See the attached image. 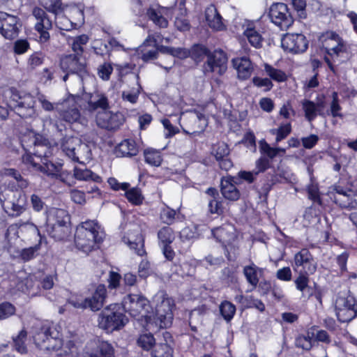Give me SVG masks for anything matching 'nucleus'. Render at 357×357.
I'll use <instances>...</instances> for the list:
<instances>
[{"mask_svg":"<svg viewBox=\"0 0 357 357\" xmlns=\"http://www.w3.org/2000/svg\"><path fill=\"white\" fill-rule=\"evenodd\" d=\"M40 2L45 10L36 6L32 11V15L36 21L34 30L38 34V41L40 43H45L50 39L49 31L52 29V21L47 11L54 14L55 17L60 16L68 11V17L77 29L84 24V9L79 6L69 8L68 4L62 2V0H40Z\"/></svg>","mask_w":357,"mask_h":357,"instance_id":"obj_1","label":"nucleus"},{"mask_svg":"<svg viewBox=\"0 0 357 357\" xmlns=\"http://www.w3.org/2000/svg\"><path fill=\"white\" fill-rule=\"evenodd\" d=\"M96 220H87L77 226L75 234L76 248L86 254L99 248L103 242V234Z\"/></svg>","mask_w":357,"mask_h":357,"instance_id":"obj_2","label":"nucleus"},{"mask_svg":"<svg viewBox=\"0 0 357 357\" xmlns=\"http://www.w3.org/2000/svg\"><path fill=\"white\" fill-rule=\"evenodd\" d=\"M45 231L55 241H67L71 236V227L66 210L52 208L47 211Z\"/></svg>","mask_w":357,"mask_h":357,"instance_id":"obj_3","label":"nucleus"},{"mask_svg":"<svg viewBox=\"0 0 357 357\" xmlns=\"http://www.w3.org/2000/svg\"><path fill=\"white\" fill-rule=\"evenodd\" d=\"M128 322L123 307L120 303H112L102 310L98 317V326L107 333L123 328Z\"/></svg>","mask_w":357,"mask_h":357,"instance_id":"obj_4","label":"nucleus"},{"mask_svg":"<svg viewBox=\"0 0 357 357\" xmlns=\"http://www.w3.org/2000/svg\"><path fill=\"white\" fill-rule=\"evenodd\" d=\"M120 304L125 313L137 319L148 317L151 309L150 301L142 294H129L123 297Z\"/></svg>","mask_w":357,"mask_h":357,"instance_id":"obj_5","label":"nucleus"},{"mask_svg":"<svg viewBox=\"0 0 357 357\" xmlns=\"http://www.w3.org/2000/svg\"><path fill=\"white\" fill-rule=\"evenodd\" d=\"M322 47L328 56H340L348 53L350 46L342 37L333 31H328L322 35Z\"/></svg>","mask_w":357,"mask_h":357,"instance_id":"obj_6","label":"nucleus"},{"mask_svg":"<svg viewBox=\"0 0 357 357\" xmlns=\"http://www.w3.org/2000/svg\"><path fill=\"white\" fill-rule=\"evenodd\" d=\"M291 265L294 271L306 275H313L317 269V263L307 248H302L294 255Z\"/></svg>","mask_w":357,"mask_h":357,"instance_id":"obj_7","label":"nucleus"},{"mask_svg":"<svg viewBox=\"0 0 357 357\" xmlns=\"http://www.w3.org/2000/svg\"><path fill=\"white\" fill-rule=\"evenodd\" d=\"M271 21L281 30H287L294 24V20L286 3H274L268 12Z\"/></svg>","mask_w":357,"mask_h":357,"instance_id":"obj_8","label":"nucleus"},{"mask_svg":"<svg viewBox=\"0 0 357 357\" xmlns=\"http://www.w3.org/2000/svg\"><path fill=\"white\" fill-rule=\"evenodd\" d=\"M59 67L63 72L74 73L80 77L89 75L86 62L82 61L77 54L63 55L59 59Z\"/></svg>","mask_w":357,"mask_h":357,"instance_id":"obj_9","label":"nucleus"},{"mask_svg":"<svg viewBox=\"0 0 357 357\" xmlns=\"http://www.w3.org/2000/svg\"><path fill=\"white\" fill-rule=\"evenodd\" d=\"M309 41L302 33H285L281 39V46L286 52L292 54L305 52L308 48Z\"/></svg>","mask_w":357,"mask_h":357,"instance_id":"obj_10","label":"nucleus"},{"mask_svg":"<svg viewBox=\"0 0 357 357\" xmlns=\"http://www.w3.org/2000/svg\"><path fill=\"white\" fill-rule=\"evenodd\" d=\"M21 26L20 19L15 15L0 11V34L7 40L17 38Z\"/></svg>","mask_w":357,"mask_h":357,"instance_id":"obj_11","label":"nucleus"},{"mask_svg":"<svg viewBox=\"0 0 357 357\" xmlns=\"http://www.w3.org/2000/svg\"><path fill=\"white\" fill-rule=\"evenodd\" d=\"M79 96L68 93L63 99L61 105L63 108L60 112L61 119L68 123H73L78 122L81 118V113L77 107V100Z\"/></svg>","mask_w":357,"mask_h":357,"instance_id":"obj_12","label":"nucleus"},{"mask_svg":"<svg viewBox=\"0 0 357 357\" xmlns=\"http://www.w3.org/2000/svg\"><path fill=\"white\" fill-rule=\"evenodd\" d=\"M125 121L124 115L119 112L114 113L106 110L98 112L96 116L98 126L109 131L119 129Z\"/></svg>","mask_w":357,"mask_h":357,"instance_id":"obj_13","label":"nucleus"},{"mask_svg":"<svg viewBox=\"0 0 357 357\" xmlns=\"http://www.w3.org/2000/svg\"><path fill=\"white\" fill-rule=\"evenodd\" d=\"M240 182L236 181L234 176L227 174L222 176L220 183V191L223 198L229 202H236L241 197V192L236 187Z\"/></svg>","mask_w":357,"mask_h":357,"instance_id":"obj_14","label":"nucleus"},{"mask_svg":"<svg viewBox=\"0 0 357 357\" xmlns=\"http://www.w3.org/2000/svg\"><path fill=\"white\" fill-rule=\"evenodd\" d=\"M227 54L222 50H215L208 54L204 67L211 73L218 70L220 74H222L227 68Z\"/></svg>","mask_w":357,"mask_h":357,"instance_id":"obj_15","label":"nucleus"},{"mask_svg":"<svg viewBox=\"0 0 357 357\" xmlns=\"http://www.w3.org/2000/svg\"><path fill=\"white\" fill-rule=\"evenodd\" d=\"M207 126V120L204 114L195 110V115L188 119L186 128L182 127L183 132L190 137H195L202 134Z\"/></svg>","mask_w":357,"mask_h":357,"instance_id":"obj_16","label":"nucleus"},{"mask_svg":"<svg viewBox=\"0 0 357 357\" xmlns=\"http://www.w3.org/2000/svg\"><path fill=\"white\" fill-rule=\"evenodd\" d=\"M24 162L26 164L31 165L33 167L40 169L41 172L45 173L47 175L54 178L59 170H61L63 164L61 162L54 163L50 160L48 158L42 160L43 165L34 161L33 157L31 154H26L23 157Z\"/></svg>","mask_w":357,"mask_h":357,"instance_id":"obj_17","label":"nucleus"},{"mask_svg":"<svg viewBox=\"0 0 357 357\" xmlns=\"http://www.w3.org/2000/svg\"><path fill=\"white\" fill-rule=\"evenodd\" d=\"M205 194L208 197V213L218 216L222 215L225 213V207L218 190L215 187H209L205 190Z\"/></svg>","mask_w":357,"mask_h":357,"instance_id":"obj_18","label":"nucleus"},{"mask_svg":"<svg viewBox=\"0 0 357 357\" xmlns=\"http://www.w3.org/2000/svg\"><path fill=\"white\" fill-rule=\"evenodd\" d=\"M107 297V287L104 284L96 287L91 297L86 298L89 308L93 312H97L102 308Z\"/></svg>","mask_w":357,"mask_h":357,"instance_id":"obj_19","label":"nucleus"},{"mask_svg":"<svg viewBox=\"0 0 357 357\" xmlns=\"http://www.w3.org/2000/svg\"><path fill=\"white\" fill-rule=\"evenodd\" d=\"M205 19L208 26L213 31H222L227 29L223 18L215 5L211 4L205 10Z\"/></svg>","mask_w":357,"mask_h":357,"instance_id":"obj_20","label":"nucleus"},{"mask_svg":"<svg viewBox=\"0 0 357 357\" xmlns=\"http://www.w3.org/2000/svg\"><path fill=\"white\" fill-rule=\"evenodd\" d=\"M36 144L33 148V157L35 156L42 160L49 158L52 155L53 147L49 139L44 135H38L33 139Z\"/></svg>","mask_w":357,"mask_h":357,"instance_id":"obj_21","label":"nucleus"},{"mask_svg":"<svg viewBox=\"0 0 357 357\" xmlns=\"http://www.w3.org/2000/svg\"><path fill=\"white\" fill-rule=\"evenodd\" d=\"M116 157H132L137 155L138 146L132 139H126L118 144L114 149Z\"/></svg>","mask_w":357,"mask_h":357,"instance_id":"obj_22","label":"nucleus"},{"mask_svg":"<svg viewBox=\"0 0 357 357\" xmlns=\"http://www.w3.org/2000/svg\"><path fill=\"white\" fill-rule=\"evenodd\" d=\"M232 62L240 79L246 80L250 77L254 67L250 58L246 56L236 58L233 59Z\"/></svg>","mask_w":357,"mask_h":357,"instance_id":"obj_23","label":"nucleus"},{"mask_svg":"<svg viewBox=\"0 0 357 357\" xmlns=\"http://www.w3.org/2000/svg\"><path fill=\"white\" fill-rule=\"evenodd\" d=\"M11 105L5 103V105H0V119L3 121L6 120L9 116V109L13 108L19 110L22 108H31L33 106L30 104H26L24 98L19 96L17 93H13L11 96Z\"/></svg>","mask_w":357,"mask_h":357,"instance_id":"obj_24","label":"nucleus"},{"mask_svg":"<svg viewBox=\"0 0 357 357\" xmlns=\"http://www.w3.org/2000/svg\"><path fill=\"white\" fill-rule=\"evenodd\" d=\"M85 357H114V349L107 341H98L90 352H86Z\"/></svg>","mask_w":357,"mask_h":357,"instance_id":"obj_25","label":"nucleus"},{"mask_svg":"<svg viewBox=\"0 0 357 357\" xmlns=\"http://www.w3.org/2000/svg\"><path fill=\"white\" fill-rule=\"evenodd\" d=\"M243 273L247 282L252 287V289H255L259 284V275H262L264 270L252 263L243 267Z\"/></svg>","mask_w":357,"mask_h":357,"instance_id":"obj_26","label":"nucleus"},{"mask_svg":"<svg viewBox=\"0 0 357 357\" xmlns=\"http://www.w3.org/2000/svg\"><path fill=\"white\" fill-rule=\"evenodd\" d=\"M123 241L126 243L131 250H133L136 255L143 257L146 255L144 248V237L141 233H137L134 236L133 239L123 236Z\"/></svg>","mask_w":357,"mask_h":357,"instance_id":"obj_27","label":"nucleus"},{"mask_svg":"<svg viewBox=\"0 0 357 357\" xmlns=\"http://www.w3.org/2000/svg\"><path fill=\"white\" fill-rule=\"evenodd\" d=\"M282 177L277 173H268L265 175L264 182L260 188V195L266 199L273 187L277 183H281Z\"/></svg>","mask_w":357,"mask_h":357,"instance_id":"obj_28","label":"nucleus"},{"mask_svg":"<svg viewBox=\"0 0 357 357\" xmlns=\"http://www.w3.org/2000/svg\"><path fill=\"white\" fill-rule=\"evenodd\" d=\"M243 34L253 47L259 49L262 47L264 38L256 29L254 24H248Z\"/></svg>","mask_w":357,"mask_h":357,"instance_id":"obj_29","label":"nucleus"},{"mask_svg":"<svg viewBox=\"0 0 357 357\" xmlns=\"http://www.w3.org/2000/svg\"><path fill=\"white\" fill-rule=\"evenodd\" d=\"M143 155L144 162L151 167H160L163 161L162 152L153 148L145 149Z\"/></svg>","mask_w":357,"mask_h":357,"instance_id":"obj_30","label":"nucleus"},{"mask_svg":"<svg viewBox=\"0 0 357 357\" xmlns=\"http://www.w3.org/2000/svg\"><path fill=\"white\" fill-rule=\"evenodd\" d=\"M73 176L79 181L91 180L98 183L102 182V179L100 176L86 168L82 169L77 167H75L73 169Z\"/></svg>","mask_w":357,"mask_h":357,"instance_id":"obj_31","label":"nucleus"},{"mask_svg":"<svg viewBox=\"0 0 357 357\" xmlns=\"http://www.w3.org/2000/svg\"><path fill=\"white\" fill-rule=\"evenodd\" d=\"M158 239L159 246L164 245H172L176 238L174 229L169 226H163L158 231Z\"/></svg>","mask_w":357,"mask_h":357,"instance_id":"obj_32","label":"nucleus"},{"mask_svg":"<svg viewBox=\"0 0 357 357\" xmlns=\"http://www.w3.org/2000/svg\"><path fill=\"white\" fill-rule=\"evenodd\" d=\"M37 234L40 237L39 242L34 246L28 248H24L21 251L20 257L24 261H29L35 257V253L40 249L43 243H47V241L45 235L40 234V230L36 227Z\"/></svg>","mask_w":357,"mask_h":357,"instance_id":"obj_33","label":"nucleus"},{"mask_svg":"<svg viewBox=\"0 0 357 357\" xmlns=\"http://www.w3.org/2000/svg\"><path fill=\"white\" fill-rule=\"evenodd\" d=\"M73 137H64L61 139V147L65 154L75 162L82 163L76 155Z\"/></svg>","mask_w":357,"mask_h":357,"instance_id":"obj_34","label":"nucleus"},{"mask_svg":"<svg viewBox=\"0 0 357 357\" xmlns=\"http://www.w3.org/2000/svg\"><path fill=\"white\" fill-rule=\"evenodd\" d=\"M331 199L342 208H352L355 206L352 192L340 195H330Z\"/></svg>","mask_w":357,"mask_h":357,"instance_id":"obj_35","label":"nucleus"},{"mask_svg":"<svg viewBox=\"0 0 357 357\" xmlns=\"http://www.w3.org/2000/svg\"><path fill=\"white\" fill-rule=\"evenodd\" d=\"M307 192L309 199H310L313 204L310 206V209L312 208L313 206H316L318 205L321 208L324 207L323 200L320 195L319 188L317 183H310L307 185Z\"/></svg>","mask_w":357,"mask_h":357,"instance_id":"obj_36","label":"nucleus"},{"mask_svg":"<svg viewBox=\"0 0 357 357\" xmlns=\"http://www.w3.org/2000/svg\"><path fill=\"white\" fill-rule=\"evenodd\" d=\"M178 218L176 211L168 206L165 205L160 211V219L161 222L167 226H170L175 223L176 219Z\"/></svg>","mask_w":357,"mask_h":357,"instance_id":"obj_37","label":"nucleus"},{"mask_svg":"<svg viewBox=\"0 0 357 357\" xmlns=\"http://www.w3.org/2000/svg\"><path fill=\"white\" fill-rule=\"evenodd\" d=\"M312 339L317 342L331 344L332 340L328 333L324 329H319L317 326H312L310 328Z\"/></svg>","mask_w":357,"mask_h":357,"instance_id":"obj_38","label":"nucleus"},{"mask_svg":"<svg viewBox=\"0 0 357 357\" xmlns=\"http://www.w3.org/2000/svg\"><path fill=\"white\" fill-rule=\"evenodd\" d=\"M125 191V197L134 206H139L143 203L144 197L139 188L135 187Z\"/></svg>","mask_w":357,"mask_h":357,"instance_id":"obj_39","label":"nucleus"},{"mask_svg":"<svg viewBox=\"0 0 357 357\" xmlns=\"http://www.w3.org/2000/svg\"><path fill=\"white\" fill-rule=\"evenodd\" d=\"M174 349L167 342L156 344L151 352L152 357H173Z\"/></svg>","mask_w":357,"mask_h":357,"instance_id":"obj_40","label":"nucleus"},{"mask_svg":"<svg viewBox=\"0 0 357 357\" xmlns=\"http://www.w3.org/2000/svg\"><path fill=\"white\" fill-rule=\"evenodd\" d=\"M146 15L149 19L160 28H167L168 26V20L155 9L150 7L146 10Z\"/></svg>","mask_w":357,"mask_h":357,"instance_id":"obj_41","label":"nucleus"},{"mask_svg":"<svg viewBox=\"0 0 357 357\" xmlns=\"http://www.w3.org/2000/svg\"><path fill=\"white\" fill-rule=\"evenodd\" d=\"M266 73L274 81L283 82L287 79L286 73L280 69H278L268 63L264 64Z\"/></svg>","mask_w":357,"mask_h":357,"instance_id":"obj_42","label":"nucleus"},{"mask_svg":"<svg viewBox=\"0 0 357 357\" xmlns=\"http://www.w3.org/2000/svg\"><path fill=\"white\" fill-rule=\"evenodd\" d=\"M236 306L228 301H224L220 305V312L222 317L227 321H230L235 315Z\"/></svg>","mask_w":357,"mask_h":357,"instance_id":"obj_43","label":"nucleus"},{"mask_svg":"<svg viewBox=\"0 0 357 357\" xmlns=\"http://www.w3.org/2000/svg\"><path fill=\"white\" fill-rule=\"evenodd\" d=\"M302 105L306 119L309 121H314L317 116L319 110L317 109L316 103L312 100L305 99L302 102Z\"/></svg>","mask_w":357,"mask_h":357,"instance_id":"obj_44","label":"nucleus"},{"mask_svg":"<svg viewBox=\"0 0 357 357\" xmlns=\"http://www.w3.org/2000/svg\"><path fill=\"white\" fill-rule=\"evenodd\" d=\"M46 340H43L44 349L47 351H57L61 348V340L53 338L50 333V329L47 328L45 331Z\"/></svg>","mask_w":357,"mask_h":357,"instance_id":"obj_45","label":"nucleus"},{"mask_svg":"<svg viewBox=\"0 0 357 357\" xmlns=\"http://www.w3.org/2000/svg\"><path fill=\"white\" fill-rule=\"evenodd\" d=\"M12 50L15 55H22L31 50V45L26 38L17 39L13 43Z\"/></svg>","mask_w":357,"mask_h":357,"instance_id":"obj_46","label":"nucleus"},{"mask_svg":"<svg viewBox=\"0 0 357 357\" xmlns=\"http://www.w3.org/2000/svg\"><path fill=\"white\" fill-rule=\"evenodd\" d=\"M26 337V332L22 330L19 335L13 338V345L15 349L21 354H26L28 352L26 345L25 344V339Z\"/></svg>","mask_w":357,"mask_h":357,"instance_id":"obj_47","label":"nucleus"},{"mask_svg":"<svg viewBox=\"0 0 357 357\" xmlns=\"http://www.w3.org/2000/svg\"><path fill=\"white\" fill-rule=\"evenodd\" d=\"M137 344L144 350L151 349L155 344L154 336L151 333H144L139 335L137 339Z\"/></svg>","mask_w":357,"mask_h":357,"instance_id":"obj_48","label":"nucleus"},{"mask_svg":"<svg viewBox=\"0 0 357 357\" xmlns=\"http://www.w3.org/2000/svg\"><path fill=\"white\" fill-rule=\"evenodd\" d=\"M308 298L314 299L320 306L323 305L324 290L322 287L314 283L313 287H309Z\"/></svg>","mask_w":357,"mask_h":357,"instance_id":"obj_49","label":"nucleus"},{"mask_svg":"<svg viewBox=\"0 0 357 357\" xmlns=\"http://www.w3.org/2000/svg\"><path fill=\"white\" fill-rule=\"evenodd\" d=\"M45 60V56L41 51H37L32 53L27 59L26 64L28 68L34 70L41 66Z\"/></svg>","mask_w":357,"mask_h":357,"instance_id":"obj_50","label":"nucleus"},{"mask_svg":"<svg viewBox=\"0 0 357 357\" xmlns=\"http://www.w3.org/2000/svg\"><path fill=\"white\" fill-rule=\"evenodd\" d=\"M211 50L204 45L197 43L191 48L192 56L195 59L202 60L204 56L208 57Z\"/></svg>","mask_w":357,"mask_h":357,"instance_id":"obj_51","label":"nucleus"},{"mask_svg":"<svg viewBox=\"0 0 357 357\" xmlns=\"http://www.w3.org/2000/svg\"><path fill=\"white\" fill-rule=\"evenodd\" d=\"M38 135H42L41 134L36 133L33 130H30L26 134H24L21 138V144L24 149H29L31 148H33L36 143H35L34 140Z\"/></svg>","mask_w":357,"mask_h":357,"instance_id":"obj_52","label":"nucleus"},{"mask_svg":"<svg viewBox=\"0 0 357 357\" xmlns=\"http://www.w3.org/2000/svg\"><path fill=\"white\" fill-rule=\"evenodd\" d=\"M88 107L91 111H96L98 108H101L104 111H106L109 107L108 99L105 95H101L96 101H93L91 100H89Z\"/></svg>","mask_w":357,"mask_h":357,"instance_id":"obj_53","label":"nucleus"},{"mask_svg":"<svg viewBox=\"0 0 357 357\" xmlns=\"http://www.w3.org/2000/svg\"><path fill=\"white\" fill-rule=\"evenodd\" d=\"M298 275L294 280L296 288L298 291L303 292L307 288L309 289L310 276L303 273H298Z\"/></svg>","mask_w":357,"mask_h":357,"instance_id":"obj_54","label":"nucleus"},{"mask_svg":"<svg viewBox=\"0 0 357 357\" xmlns=\"http://www.w3.org/2000/svg\"><path fill=\"white\" fill-rule=\"evenodd\" d=\"M257 176L258 174H255V170L252 172L241 170L237 173V175L235 176V178L236 181L240 182V183L241 181H245L248 184H252L256 181Z\"/></svg>","mask_w":357,"mask_h":357,"instance_id":"obj_55","label":"nucleus"},{"mask_svg":"<svg viewBox=\"0 0 357 357\" xmlns=\"http://www.w3.org/2000/svg\"><path fill=\"white\" fill-rule=\"evenodd\" d=\"M239 143L248 149L256 151V137L252 130L246 132Z\"/></svg>","mask_w":357,"mask_h":357,"instance_id":"obj_56","label":"nucleus"},{"mask_svg":"<svg viewBox=\"0 0 357 357\" xmlns=\"http://www.w3.org/2000/svg\"><path fill=\"white\" fill-rule=\"evenodd\" d=\"M259 144V151L262 155H266L268 159L271 160L277 156L278 149L271 147L264 139L260 140Z\"/></svg>","mask_w":357,"mask_h":357,"instance_id":"obj_57","label":"nucleus"},{"mask_svg":"<svg viewBox=\"0 0 357 357\" xmlns=\"http://www.w3.org/2000/svg\"><path fill=\"white\" fill-rule=\"evenodd\" d=\"M211 232L216 241L222 244L225 243L230 236L229 232L222 226L213 228Z\"/></svg>","mask_w":357,"mask_h":357,"instance_id":"obj_58","label":"nucleus"},{"mask_svg":"<svg viewBox=\"0 0 357 357\" xmlns=\"http://www.w3.org/2000/svg\"><path fill=\"white\" fill-rule=\"evenodd\" d=\"M15 307L8 301L0 303V320L8 319L15 313Z\"/></svg>","mask_w":357,"mask_h":357,"instance_id":"obj_59","label":"nucleus"},{"mask_svg":"<svg viewBox=\"0 0 357 357\" xmlns=\"http://www.w3.org/2000/svg\"><path fill=\"white\" fill-rule=\"evenodd\" d=\"M342 107L339 102L338 93L336 91L332 93V102L331 103V114L333 117L342 118L343 114L340 113Z\"/></svg>","mask_w":357,"mask_h":357,"instance_id":"obj_60","label":"nucleus"},{"mask_svg":"<svg viewBox=\"0 0 357 357\" xmlns=\"http://www.w3.org/2000/svg\"><path fill=\"white\" fill-rule=\"evenodd\" d=\"M291 123H287L285 124L280 125L276 130L275 142L277 143L281 142L287 137V136L291 132Z\"/></svg>","mask_w":357,"mask_h":357,"instance_id":"obj_61","label":"nucleus"},{"mask_svg":"<svg viewBox=\"0 0 357 357\" xmlns=\"http://www.w3.org/2000/svg\"><path fill=\"white\" fill-rule=\"evenodd\" d=\"M310 334H311L310 331H308L307 336L299 335L296 339V347L304 350H310L312 347V341L313 340L312 335H310Z\"/></svg>","mask_w":357,"mask_h":357,"instance_id":"obj_62","label":"nucleus"},{"mask_svg":"<svg viewBox=\"0 0 357 357\" xmlns=\"http://www.w3.org/2000/svg\"><path fill=\"white\" fill-rule=\"evenodd\" d=\"M113 72V67L111 63L105 62L98 68V75L102 80L107 81L110 79Z\"/></svg>","mask_w":357,"mask_h":357,"instance_id":"obj_63","label":"nucleus"},{"mask_svg":"<svg viewBox=\"0 0 357 357\" xmlns=\"http://www.w3.org/2000/svg\"><path fill=\"white\" fill-rule=\"evenodd\" d=\"M271 167L270 160L264 156H261L255 162V174H259L266 172Z\"/></svg>","mask_w":357,"mask_h":357,"instance_id":"obj_64","label":"nucleus"}]
</instances>
